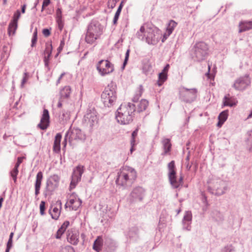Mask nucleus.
Wrapping results in <instances>:
<instances>
[{"label": "nucleus", "instance_id": "obj_2", "mask_svg": "<svg viewBox=\"0 0 252 252\" xmlns=\"http://www.w3.org/2000/svg\"><path fill=\"white\" fill-rule=\"evenodd\" d=\"M103 32V26L96 19H93L88 25L85 36L87 43L93 44Z\"/></svg>", "mask_w": 252, "mask_h": 252}, {"label": "nucleus", "instance_id": "obj_42", "mask_svg": "<svg viewBox=\"0 0 252 252\" xmlns=\"http://www.w3.org/2000/svg\"><path fill=\"white\" fill-rule=\"evenodd\" d=\"M144 89L142 85L139 86V91L137 92L133 97L132 101L133 102H137L139 98L141 96L142 93H143Z\"/></svg>", "mask_w": 252, "mask_h": 252}, {"label": "nucleus", "instance_id": "obj_49", "mask_svg": "<svg viewBox=\"0 0 252 252\" xmlns=\"http://www.w3.org/2000/svg\"><path fill=\"white\" fill-rule=\"evenodd\" d=\"M61 113H62V119L65 120H67L69 119L70 114L67 110L63 109Z\"/></svg>", "mask_w": 252, "mask_h": 252}, {"label": "nucleus", "instance_id": "obj_16", "mask_svg": "<svg viewBox=\"0 0 252 252\" xmlns=\"http://www.w3.org/2000/svg\"><path fill=\"white\" fill-rule=\"evenodd\" d=\"M158 31L156 29L149 28L145 32V40L149 44H153L158 41Z\"/></svg>", "mask_w": 252, "mask_h": 252}, {"label": "nucleus", "instance_id": "obj_14", "mask_svg": "<svg viewBox=\"0 0 252 252\" xmlns=\"http://www.w3.org/2000/svg\"><path fill=\"white\" fill-rule=\"evenodd\" d=\"M145 194V189L141 187H136L134 188L129 195V200L130 202L141 201Z\"/></svg>", "mask_w": 252, "mask_h": 252}, {"label": "nucleus", "instance_id": "obj_23", "mask_svg": "<svg viewBox=\"0 0 252 252\" xmlns=\"http://www.w3.org/2000/svg\"><path fill=\"white\" fill-rule=\"evenodd\" d=\"M239 32H244L252 29V21H244L239 23Z\"/></svg>", "mask_w": 252, "mask_h": 252}, {"label": "nucleus", "instance_id": "obj_62", "mask_svg": "<svg viewBox=\"0 0 252 252\" xmlns=\"http://www.w3.org/2000/svg\"><path fill=\"white\" fill-rule=\"evenodd\" d=\"M169 64H167L163 68L162 71L161 72H163V73H165V74H167V72L168 71V69L169 68Z\"/></svg>", "mask_w": 252, "mask_h": 252}, {"label": "nucleus", "instance_id": "obj_50", "mask_svg": "<svg viewBox=\"0 0 252 252\" xmlns=\"http://www.w3.org/2000/svg\"><path fill=\"white\" fill-rule=\"evenodd\" d=\"M40 213L41 215H44L45 214V202L44 201H41L40 204Z\"/></svg>", "mask_w": 252, "mask_h": 252}, {"label": "nucleus", "instance_id": "obj_59", "mask_svg": "<svg viewBox=\"0 0 252 252\" xmlns=\"http://www.w3.org/2000/svg\"><path fill=\"white\" fill-rule=\"evenodd\" d=\"M64 45V41L63 39L61 41L60 46L57 49V50L59 52V53H60L63 50Z\"/></svg>", "mask_w": 252, "mask_h": 252}, {"label": "nucleus", "instance_id": "obj_46", "mask_svg": "<svg viewBox=\"0 0 252 252\" xmlns=\"http://www.w3.org/2000/svg\"><path fill=\"white\" fill-rule=\"evenodd\" d=\"M21 16V13L19 10H17L14 14L13 19L10 22L15 23V27L16 26V23L18 24V21Z\"/></svg>", "mask_w": 252, "mask_h": 252}, {"label": "nucleus", "instance_id": "obj_7", "mask_svg": "<svg viewBox=\"0 0 252 252\" xmlns=\"http://www.w3.org/2000/svg\"><path fill=\"white\" fill-rule=\"evenodd\" d=\"M193 50V58L195 57L196 61L200 62L203 60L207 55L208 47L205 42H199L195 44Z\"/></svg>", "mask_w": 252, "mask_h": 252}, {"label": "nucleus", "instance_id": "obj_26", "mask_svg": "<svg viewBox=\"0 0 252 252\" xmlns=\"http://www.w3.org/2000/svg\"><path fill=\"white\" fill-rule=\"evenodd\" d=\"M62 134L60 133H57L55 137L53 151L56 153H59L61 150V140L62 139Z\"/></svg>", "mask_w": 252, "mask_h": 252}, {"label": "nucleus", "instance_id": "obj_61", "mask_svg": "<svg viewBox=\"0 0 252 252\" xmlns=\"http://www.w3.org/2000/svg\"><path fill=\"white\" fill-rule=\"evenodd\" d=\"M49 61L50 60H48L47 59H44L45 66L47 68V70L48 71H49L50 70V68L49 66Z\"/></svg>", "mask_w": 252, "mask_h": 252}, {"label": "nucleus", "instance_id": "obj_55", "mask_svg": "<svg viewBox=\"0 0 252 252\" xmlns=\"http://www.w3.org/2000/svg\"><path fill=\"white\" fill-rule=\"evenodd\" d=\"M116 0H109L108 1V6L109 8L113 9L116 6Z\"/></svg>", "mask_w": 252, "mask_h": 252}, {"label": "nucleus", "instance_id": "obj_17", "mask_svg": "<svg viewBox=\"0 0 252 252\" xmlns=\"http://www.w3.org/2000/svg\"><path fill=\"white\" fill-rule=\"evenodd\" d=\"M50 125V115L49 111L46 109H44L40 123L37 127L41 130H46Z\"/></svg>", "mask_w": 252, "mask_h": 252}, {"label": "nucleus", "instance_id": "obj_28", "mask_svg": "<svg viewBox=\"0 0 252 252\" xmlns=\"http://www.w3.org/2000/svg\"><path fill=\"white\" fill-rule=\"evenodd\" d=\"M69 225V221L68 220L65 221L61 227L58 230L57 232V234L56 235V238L57 239H60L61 238L62 235L65 232L66 229Z\"/></svg>", "mask_w": 252, "mask_h": 252}, {"label": "nucleus", "instance_id": "obj_24", "mask_svg": "<svg viewBox=\"0 0 252 252\" xmlns=\"http://www.w3.org/2000/svg\"><path fill=\"white\" fill-rule=\"evenodd\" d=\"M222 107L223 106H229L233 107L236 105V102L235 99L232 97L230 96L229 94L225 95L223 98L222 101Z\"/></svg>", "mask_w": 252, "mask_h": 252}, {"label": "nucleus", "instance_id": "obj_51", "mask_svg": "<svg viewBox=\"0 0 252 252\" xmlns=\"http://www.w3.org/2000/svg\"><path fill=\"white\" fill-rule=\"evenodd\" d=\"M233 251V247L231 245L226 246L223 248L220 252H231Z\"/></svg>", "mask_w": 252, "mask_h": 252}, {"label": "nucleus", "instance_id": "obj_37", "mask_svg": "<svg viewBox=\"0 0 252 252\" xmlns=\"http://www.w3.org/2000/svg\"><path fill=\"white\" fill-rule=\"evenodd\" d=\"M49 212L52 218L54 220H57L61 214V209L55 207L53 209V213L51 212L50 210H49Z\"/></svg>", "mask_w": 252, "mask_h": 252}, {"label": "nucleus", "instance_id": "obj_8", "mask_svg": "<svg viewBox=\"0 0 252 252\" xmlns=\"http://www.w3.org/2000/svg\"><path fill=\"white\" fill-rule=\"evenodd\" d=\"M251 80L248 74L237 78L234 82L232 87L237 91H242L251 85Z\"/></svg>", "mask_w": 252, "mask_h": 252}, {"label": "nucleus", "instance_id": "obj_54", "mask_svg": "<svg viewBox=\"0 0 252 252\" xmlns=\"http://www.w3.org/2000/svg\"><path fill=\"white\" fill-rule=\"evenodd\" d=\"M25 158L24 157H19L17 158V161L15 165V167L18 168L20 164L23 162V159Z\"/></svg>", "mask_w": 252, "mask_h": 252}, {"label": "nucleus", "instance_id": "obj_5", "mask_svg": "<svg viewBox=\"0 0 252 252\" xmlns=\"http://www.w3.org/2000/svg\"><path fill=\"white\" fill-rule=\"evenodd\" d=\"M60 180V177L56 174L51 176L47 179L43 192L45 197H50L53 194L54 192L59 187Z\"/></svg>", "mask_w": 252, "mask_h": 252}, {"label": "nucleus", "instance_id": "obj_48", "mask_svg": "<svg viewBox=\"0 0 252 252\" xmlns=\"http://www.w3.org/2000/svg\"><path fill=\"white\" fill-rule=\"evenodd\" d=\"M129 53H130V49H127V50L126 51V54H125V60H124V61L123 62V65L122 66V69H124L125 68V66L126 65L127 63V62H128V58H129Z\"/></svg>", "mask_w": 252, "mask_h": 252}, {"label": "nucleus", "instance_id": "obj_38", "mask_svg": "<svg viewBox=\"0 0 252 252\" xmlns=\"http://www.w3.org/2000/svg\"><path fill=\"white\" fill-rule=\"evenodd\" d=\"M145 29L143 26H141L139 31L136 33V36L139 39L144 41L145 39Z\"/></svg>", "mask_w": 252, "mask_h": 252}, {"label": "nucleus", "instance_id": "obj_9", "mask_svg": "<svg viewBox=\"0 0 252 252\" xmlns=\"http://www.w3.org/2000/svg\"><path fill=\"white\" fill-rule=\"evenodd\" d=\"M96 68L101 76H104L113 72V64L108 60H101L96 65Z\"/></svg>", "mask_w": 252, "mask_h": 252}, {"label": "nucleus", "instance_id": "obj_44", "mask_svg": "<svg viewBox=\"0 0 252 252\" xmlns=\"http://www.w3.org/2000/svg\"><path fill=\"white\" fill-rule=\"evenodd\" d=\"M247 144L248 146V150L252 152V131L251 132L247 138Z\"/></svg>", "mask_w": 252, "mask_h": 252}, {"label": "nucleus", "instance_id": "obj_56", "mask_svg": "<svg viewBox=\"0 0 252 252\" xmlns=\"http://www.w3.org/2000/svg\"><path fill=\"white\" fill-rule=\"evenodd\" d=\"M42 33L45 37L49 36L51 34V28L50 29H44L42 31Z\"/></svg>", "mask_w": 252, "mask_h": 252}, {"label": "nucleus", "instance_id": "obj_15", "mask_svg": "<svg viewBox=\"0 0 252 252\" xmlns=\"http://www.w3.org/2000/svg\"><path fill=\"white\" fill-rule=\"evenodd\" d=\"M84 172V166L78 165L73 170L72 175V180L70 184V189L75 188L76 184L81 180Z\"/></svg>", "mask_w": 252, "mask_h": 252}, {"label": "nucleus", "instance_id": "obj_13", "mask_svg": "<svg viewBox=\"0 0 252 252\" xmlns=\"http://www.w3.org/2000/svg\"><path fill=\"white\" fill-rule=\"evenodd\" d=\"M69 136V142L71 143L73 140H84L86 138L84 133L78 128L70 127L66 132Z\"/></svg>", "mask_w": 252, "mask_h": 252}, {"label": "nucleus", "instance_id": "obj_45", "mask_svg": "<svg viewBox=\"0 0 252 252\" xmlns=\"http://www.w3.org/2000/svg\"><path fill=\"white\" fill-rule=\"evenodd\" d=\"M19 173L18 168L14 167L13 169L10 171V176L12 178L13 180L14 183H16L17 182V176Z\"/></svg>", "mask_w": 252, "mask_h": 252}, {"label": "nucleus", "instance_id": "obj_10", "mask_svg": "<svg viewBox=\"0 0 252 252\" xmlns=\"http://www.w3.org/2000/svg\"><path fill=\"white\" fill-rule=\"evenodd\" d=\"M71 93V88L69 86H66L61 90L60 92V98L57 104L58 108H61L62 106L66 107L68 104V101L70 98Z\"/></svg>", "mask_w": 252, "mask_h": 252}, {"label": "nucleus", "instance_id": "obj_34", "mask_svg": "<svg viewBox=\"0 0 252 252\" xmlns=\"http://www.w3.org/2000/svg\"><path fill=\"white\" fill-rule=\"evenodd\" d=\"M149 102L146 99H142L138 104L137 111L138 113H140L145 110L148 106Z\"/></svg>", "mask_w": 252, "mask_h": 252}, {"label": "nucleus", "instance_id": "obj_43", "mask_svg": "<svg viewBox=\"0 0 252 252\" xmlns=\"http://www.w3.org/2000/svg\"><path fill=\"white\" fill-rule=\"evenodd\" d=\"M228 115V110H226L224 111H223L220 114H219L218 116V119L219 120H220L222 121V122H224L227 119Z\"/></svg>", "mask_w": 252, "mask_h": 252}, {"label": "nucleus", "instance_id": "obj_41", "mask_svg": "<svg viewBox=\"0 0 252 252\" xmlns=\"http://www.w3.org/2000/svg\"><path fill=\"white\" fill-rule=\"evenodd\" d=\"M167 74L163 72H160L158 74V80L157 82L158 86H161L163 83L166 80Z\"/></svg>", "mask_w": 252, "mask_h": 252}, {"label": "nucleus", "instance_id": "obj_21", "mask_svg": "<svg viewBox=\"0 0 252 252\" xmlns=\"http://www.w3.org/2000/svg\"><path fill=\"white\" fill-rule=\"evenodd\" d=\"M43 179V174L41 171H39L36 176V180L34 185L35 195L37 196L40 193V189L41 185V182Z\"/></svg>", "mask_w": 252, "mask_h": 252}, {"label": "nucleus", "instance_id": "obj_18", "mask_svg": "<svg viewBox=\"0 0 252 252\" xmlns=\"http://www.w3.org/2000/svg\"><path fill=\"white\" fill-rule=\"evenodd\" d=\"M128 183L130 184V180H129L128 175L126 174V172L122 171L118 173L116 180L117 185L122 187H125Z\"/></svg>", "mask_w": 252, "mask_h": 252}, {"label": "nucleus", "instance_id": "obj_11", "mask_svg": "<svg viewBox=\"0 0 252 252\" xmlns=\"http://www.w3.org/2000/svg\"><path fill=\"white\" fill-rule=\"evenodd\" d=\"M98 118L96 112L94 110H88L84 115L83 119V124L85 126H88L91 128L97 123Z\"/></svg>", "mask_w": 252, "mask_h": 252}, {"label": "nucleus", "instance_id": "obj_58", "mask_svg": "<svg viewBox=\"0 0 252 252\" xmlns=\"http://www.w3.org/2000/svg\"><path fill=\"white\" fill-rule=\"evenodd\" d=\"M62 18V12L61 8H58L56 10V19Z\"/></svg>", "mask_w": 252, "mask_h": 252}, {"label": "nucleus", "instance_id": "obj_25", "mask_svg": "<svg viewBox=\"0 0 252 252\" xmlns=\"http://www.w3.org/2000/svg\"><path fill=\"white\" fill-rule=\"evenodd\" d=\"M67 238L69 243L76 245L79 242V234L78 232H70L67 235Z\"/></svg>", "mask_w": 252, "mask_h": 252}, {"label": "nucleus", "instance_id": "obj_32", "mask_svg": "<svg viewBox=\"0 0 252 252\" xmlns=\"http://www.w3.org/2000/svg\"><path fill=\"white\" fill-rule=\"evenodd\" d=\"M105 245L112 251H114L118 246L116 242L110 238H106Z\"/></svg>", "mask_w": 252, "mask_h": 252}, {"label": "nucleus", "instance_id": "obj_53", "mask_svg": "<svg viewBox=\"0 0 252 252\" xmlns=\"http://www.w3.org/2000/svg\"><path fill=\"white\" fill-rule=\"evenodd\" d=\"M56 21L58 24V28L60 31H62L63 27V22L62 18L56 19Z\"/></svg>", "mask_w": 252, "mask_h": 252}, {"label": "nucleus", "instance_id": "obj_12", "mask_svg": "<svg viewBox=\"0 0 252 252\" xmlns=\"http://www.w3.org/2000/svg\"><path fill=\"white\" fill-rule=\"evenodd\" d=\"M213 189L209 187L208 189L212 194L220 196L225 193V191L227 188L225 182L220 179L217 180L216 181H213Z\"/></svg>", "mask_w": 252, "mask_h": 252}, {"label": "nucleus", "instance_id": "obj_60", "mask_svg": "<svg viewBox=\"0 0 252 252\" xmlns=\"http://www.w3.org/2000/svg\"><path fill=\"white\" fill-rule=\"evenodd\" d=\"M67 140L69 141V136L66 133V134L65 135V136H64V140H63V147L64 148H65L66 147Z\"/></svg>", "mask_w": 252, "mask_h": 252}, {"label": "nucleus", "instance_id": "obj_40", "mask_svg": "<svg viewBox=\"0 0 252 252\" xmlns=\"http://www.w3.org/2000/svg\"><path fill=\"white\" fill-rule=\"evenodd\" d=\"M212 216L217 221H221L223 220V215L217 210H214L212 212Z\"/></svg>", "mask_w": 252, "mask_h": 252}, {"label": "nucleus", "instance_id": "obj_39", "mask_svg": "<svg viewBox=\"0 0 252 252\" xmlns=\"http://www.w3.org/2000/svg\"><path fill=\"white\" fill-rule=\"evenodd\" d=\"M16 26L15 27V23L10 22L8 28V33L9 36L13 35L18 27V24L16 23Z\"/></svg>", "mask_w": 252, "mask_h": 252}, {"label": "nucleus", "instance_id": "obj_36", "mask_svg": "<svg viewBox=\"0 0 252 252\" xmlns=\"http://www.w3.org/2000/svg\"><path fill=\"white\" fill-rule=\"evenodd\" d=\"M126 174H128L129 180H130V184H131L136 179L137 173L134 169L130 168Z\"/></svg>", "mask_w": 252, "mask_h": 252}, {"label": "nucleus", "instance_id": "obj_35", "mask_svg": "<svg viewBox=\"0 0 252 252\" xmlns=\"http://www.w3.org/2000/svg\"><path fill=\"white\" fill-rule=\"evenodd\" d=\"M52 49L53 47L51 43H46V48L44 53L45 54H47V55H45L44 59H47L48 60H50L52 55Z\"/></svg>", "mask_w": 252, "mask_h": 252}, {"label": "nucleus", "instance_id": "obj_27", "mask_svg": "<svg viewBox=\"0 0 252 252\" xmlns=\"http://www.w3.org/2000/svg\"><path fill=\"white\" fill-rule=\"evenodd\" d=\"M142 72L148 75L152 70V65L149 60L145 59L142 61Z\"/></svg>", "mask_w": 252, "mask_h": 252}, {"label": "nucleus", "instance_id": "obj_31", "mask_svg": "<svg viewBox=\"0 0 252 252\" xmlns=\"http://www.w3.org/2000/svg\"><path fill=\"white\" fill-rule=\"evenodd\" d=\"M126 0H122L116 11L115 14L114 15V17L113 18V24L115 25L117 23V21L119 18L120 15L121 14L122 9L124 6V3L126 2Z\"/></svg>", "mask_w": 252, "mask_h": 252}, {"label": "nucleus", "instance_id": "obj_63", "mask_svg": "<svg viewBox=\"0 0 252 252\" xmlns=\"http://www.w3.org/2000/svg\"><path fill=\"white\" fill-rule=\"evenodd\" d=\"M138 131V128H136L135 130H134L132 132L131 137L136 138L137 135Z\"/></svg>", "mask_w": 252, "mask_h": 252}, {"label": "nucleus", "instance_id": "obj_1", "mask_svg": "<svg viewBox=\"0 0 252 252\" xmlns=\"http://www.w3.org/2000/svg\"><path fill=\"white\" fill-rule=\"evenodd\" d=\"M135 111L136 107L134 104L130 102L122 104L117 110L116 118L118 122L122 125L129 124L133 121Z\"/></svg>", "mask_w": 252, "mask_h": 252}, {"label": "nucleus", "instance_id": "obj_4", "mask_svg": "<svg viewBox=\"0 0 252 252\" xmlns=\"http://www.w3.org/2000/svg\"><path fill=\"white\" fill-rule=\"evenodd\" d=\"M168 170V177L170 184L174 189H177L182 186L183 177L180 176L179 180H177L176 167L174 160H172L167 165Z\"/></svg>", "mask_w": 252, "mask_h": 252}, {"label": "nucleus", "instance_id": "obj_19", "mask_svg": "<svg viewBox=\"0 0 252 252\" xmlns=\"http://www.w3.org/2000/svg\"><path fill=\"white\" fill-rule=\"evenodd\" d=\"M192 220V214L190 211H186L182 220L183 228L184 230L189 231L191 228V222Z\"/></svg>", "mask_w": 252, "mask_h": 252}, {"label": "nucleus", "instance_id": "obj_22", "mask_svg": "<svg viewBox=\"0 0 252 252\" xmlns=\"http://www.w3.org/2000/svg\"><path fill=\"white\" fill-rule=\"evenodd\" d=\"M162 145V148L164 150L163 153H162V155L164 156L167 154H169L171 149L172 144L170 142V140L169 138H163L161 141Z\"/></svg>", "mask_w": 252, "mask_h": 252}, {"label": "nucleus", "instance_id": "obj_33", "mask_svg": "<svg viewBox=\"0 0 252 252\" xmlns=\"http://www.w3.org/2000/svg\"><path fill=\"white\" fill-rule=\"evenodd\" d=\"M177 26V23L173 20L169 21L166 28V33L167 36H169L174 31L175 28Z\"/></svg>", "mask_w": 252, "mask_h": 252}, {"label": "nucleus", "instance_id": "obj_20", "mask_svg": "<svg viewBox=\"0 0 252 252\" xmlns=\"http://www.w3.org/2000/svg\"><path fill=\"white\" fill-rule=\"evenodd\" d=\"M127 237L133 241H136L139 238V229L137 226L130 227L126 234Z\"/></svg>", "mask_w": 252, "mask_h": 252}, {"label": "nucleus", "instance_id": "obj_57", "mask_svg": "<svg viewBox=\"0 0 252 252\" xmlns=\"http://www.w3.org/2000/svg\"><path fill=\"white\" fill-rule=\"evenodd\" d=\"M51 2L50 0H43L41 11H43L45 7L47 6Z\"/></svg>", "mask_w": 252, "mask_h": 252}, {"label": "nucleus", "instance_id": "obj_6", "mask_svg": "<svg viewBox=\"0 0 252 252\" xmlns=\"http://www.w3.org/2000/svg\"><path fill=\"white\" fill-rule=\"evenodd\" d=\"M197 90L195 88L188 89L185 87L179 88V98L186 103L193 101L197 97Z\"/></svg>", "mask_w": 252, "mask_h": 252}, {"label": "nucleus", "instance_id": "obj_47", "mask_svg": "<svg viewBox=\"0 0 252 252\" xmlns=\"http://www.w3.org/2000/svg\"><path fill=\"white\" fill-rule=\"evenodd\" d=\"M37 39V29H35L34 31L32 39V44H31V47H33L36 43Z\"/></svg>", "mask_w": 252, "mask_h": 252}, {"label": "nucleus", "instance_id": "obj_29", "mask_svg": "<svg viewBox=\"0 0 252 252\" xmlns=\"http://www.w3.org/2000/svg\"><path fill=\"white\" fill-rule=\"evenodd\" d=\"M103 245V240L101 236H98L94 241L93 249L97 252H99Z\"/></svg>", "mask_w": 252, "mask_h": 252}, {"label": "nucleus", "instance_id": "obj_64", "mask_svg": "<svg viewBox=\"0 0 252 252\" xmlns=\"http://www.w3.org/2000/svg\"><path fill=\"white\" fill-rule=\"evenodd\" d=\"M65 72H63L60 75V77H59L57 81V85H58L60 83L61 80L63 77V76L65 75Z\"/></svg>", "mask_w": 252, "mask_h": 252}, {"label": "nucleus", "instance_id": "obj_52", "mask_svg": "<svg viewBox=\"0 0 252 252\" xmlns=\"http://www.w3.org/2000/svg\"><path fill=\"white\" fill-rule=\"evenodd\" d=\"M12 239H11V238H9L6 244V248L5 252H9L10 250L12 247Z\"/></svg>", "mask_w": 252, "mask_h": 252}, {"label": "nucleus", "instance_id": "obj_3", "mask_svg": "<svg viewBox=\"0 0 252 252\" xmlns=\"http://www.w3.org/2000/svg\"><path fill=\"white\" fill-rule=\"evenodd\" d=\"M117 86L111 82L105 87L101 95L102 103L105 107H110L114 105L117 99Z\"/></svg>", "mask_w": 252, "mask_h": 252}, {"label": "nucleus", "instance_id": "obj_30", "mask_svg": "<svg viewBox=\"0 0 252 252\" xmlns=\"http://www.w3.org/2000/svg\"><path fill=\"white\" fill-rule=\"evenodd\" d=\"M82 200L78 198L77 199L74 198H70L69 200V203L71 205L72 210L76 211L77 209L81 205Z\"/></svg>", "mask_w": 252, "mask_h": 252}]
</instances>
